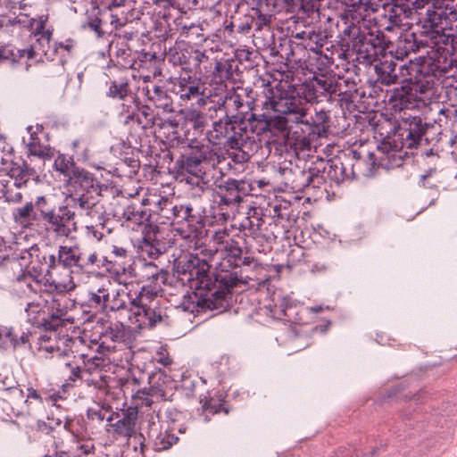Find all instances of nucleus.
I'll use <instances>...</instances> for the list:
<instances>
[{
    "label": "nucleus",
    "mask_w": 457,
    "mask_h": 457,
    "mask_svg": "<svg viewBox=\"0 0 457 457\" xmlns=\"http://www.w3.org/2000/svg\"><path fill=\"white\" fill-rule=\"evenodd\" d=\"M29 319L33 322H44L46 325L45 295H40L30 303L25 309Z\"/></svg>",
    "instance_id": "obj_11"
},
{
    "label": "nucleus",
    "mask_w": 457,
    "mask_h": 457,
    "mask_svg": "<svg viewBox=\"0 0 457 457\" xmlns=\"http://www.w3.org/2000/svg\"><path fill=\"white\" fill-rule=\"evenodd\" d=\"M128 93V83L126 82H112L109 87V96L112 97L123 99Z\"/></svg>",
    "instance_id": "obj_16"
},
{
    "label": "nucleus",
    "mask_w": 457,
    "mask_h": 457,
    "mask_svg": "<svg viewBox=\"0 0 457 457\" xmlns=\"http://www.w3.org/2000/svg\"><path fill=\"white\" fill-rule=\"evenodd\" d=\"M270 96L265 103L277 115L266 120L262 130L284 132L288 129V122L303 123L307 114L306 104L299 97L290 95L279 87L269 90Z\"/></svg>",
    "instance_id": "obj_3"
},
{
    "label": "nucleus",
    "mask_w": 457,
    "mask_h": 457,
    "mask_svg": "<svg viewBox=\"0 0 457 457\" xmlns=\"http://www.w3.org/2000/svg\"><path fill=\"white\" fill-rule=\"evenodd\" d=\"M45 304L46 313V324L50 328H56L65 323H72L73 319L68 314L64 304L66 299L63 295L54 296L46 294Z\"/></svg>",
    "instance_id": "obj_5"
},
{
    "label": "nucleus",
    "mask_w": 457,
    "mask_h": 457,
    "mask_svg": "<svg viewBox=\"0 0 457 457\" xmlns=\"http://www.w3.org/2000/svg\"><path fill=\"white\" fill-rule=\"evenodd\" d=\"M42 131V127L39 125L37 126H28L27 133L29 137H23V142L26 144L28 151L30 154L45 157L46 155L47 150L40 145L39 138L37 134Z\"/></svg>",
    "instance_id": "obj_10"
},
{
    "label": "nucleus",
    "mask_w": 457,
    "mask_h": 457,
    "mask_svg": "<svg viewBox=\"0 0 457 457\" xmlns=\"http://www.w3.org/2000/svg\"><path fill=\"white\" fill-rule=\"evenodd\" d=\"M430 88L431 85L428 80L425 82L404 80L402 86L403 94L401 95V97L407 102L415 101L424 103L426 101L425 95Z\"/></svg>",
    "instance_id": "obj_7"
},
{
    "label": "nucleus",
    "mask_w": 457,
    "mask_h": 457,
    "mask_svg": "<svg viewBox=\"0 0 457 457\" xmlns=\"http://www.w3.org/2000/svg\"><path fill=\"white\" fill-rule=\"evenodd\" d=\"M221 403L213 402V400L206 401L203 405V411L207 413L214 414L220 411Z\"/></svg>",
    "instance_id": "obj_22"
},
{
    "label": "nucleus",
    "mask_w": 457,
    "mask_h": 457,
    "mask_svg": "<svg viewBox=\"0 0 457 457\" xmlns=\"http://www.w3.org/2000/svg\"><path fill=\"white\" fill-rule=\"evenodd\" d=\"M201 173H202L201 170H199V173L198 172H195L194 174L198 177V176H200Z\"/></svg>",
    "instance_id": "obj_38"
},
{
    "label": "nucleus",
    "mask_w": 457,
    "mask_h": 457,
    "mask_svg": "<svg viewBox=\"0 0 457 457\" xmlns=\"http://www.w3.org/2000/svg\"><path fill=\"white\" fill-rule=\"evenodd\" d=\"M19 341V345L20 344H25L26 342H28V336L25 335L24 333L21 336V338L18 339Z\"/></svg>",
    "instance_id": "obj_32"
},
{
    "label": "nucleus",
    "mask_w": 457,
    "mask_h": 457,
    "mask_svg": "<svg viewBox=\"0 0 457 457\" xmlns=\"http://www.w3.org/2000/svg\"><path fill=\"white\" fill-rule=\"evenodd\" d=\"M145 272L147 278H152L154 281H158L159 278L165 279L166 272L159 269L154 263L148 262L145 265Z\"/></svg>",
    "instance_id": "obj_17"
},
{
    "label": "nucleus",
    "mask_w": 457,
    "mask_h": 457,
    "mask_svg": "<svg viewBox=\"0 0 457 457\" xmlns=\"http://www.w3.org/2000/svg\"><path fill=\"white\" fill-rule=\"evenodd\" d=\"M155 295L145 288L132 295L125 285L115 287L110 280H104L91 293L90 301L116 312L118 318L127 320L128 326L140 329L153 328L162 320L163 310L155 303Z\"/></svg>",
    "instance_id": "obj_1"
},
{
    "label": "nucleus",
    "mask_w": 457,
    "mask_h": 457,
    "mask_svg": "<svg viewBox=\"0 0 457 457\" xmlns=\"http://www.w3.org/2000/svg\"><path fill=\"white\" fill-rule=\"evenodd\" d=\"M0 193L6 202L19 203L22 198L21 183L16 178L4 175L0 179Z\"/></svg>",
    "instance_id": "obj_8"
},
{
    "label": "nucleus",
    "mask_w": 457,
    "mask_h": 457,
    "mask_svg": "<svg viewBox=\"0 0 457 457\" xmlns=\"http://www.w3.org/2000/svg\"><path fill=\"white\" fill-rule=\"evenodd\" d=\"M47 281H49L50 287L58 293L68 292L75 288L71 271L67 268H61V270L54 274H50V278Z\"/></svg>",
    "instance_id": "obj_9"
},
{
    "label": "nucleus",
    "mask_w": 457,
    "mask_h": 457,
    "mask_svg": "<svg viewBox=\"0 0 457 457\" xmlns=\"http://www.w3.org/2000/svg\"><path fill=\"white\" fill-rule=\"evenodd\" d=\"M50 261H51V262H55V257H54V255H51V256H50Z\"/></svg>",
    "instance_id": "obj_37"
},
{
    "label": "nucleus",
    "mask_w": 457,
    "mask_h": 457,
    "mask_svg": "<svg viewBox=\"0 0 457 457\" xmlns=\"http://www.w3.org/2000/svg\"><path fill=\"white\" fill-rule=\"evenodd\" d=\"M59 351L58 348L54 347L53 345H40L39 351L40 352H46V353H54V351Z\"/></svg>",
    "instance_id": "obj_30"
},
{
    "label": "nucleus",
    "mask_w": 457,
    "mask_h": 457,
    "mask_svg": "<svg viewBox=\"0 0 457 457\" xmlns=\"http://www.w3.org/2000/svg\"><path fill=\"white\" fill-rule=\"evenodd\" d=\"M103 360L98 356H93L89 358L86 362L85 365L87 369L92 372L95 370H96L98 367H100L103 364Z\"/></svg>",
    "instance_id": "obj_23"
},
{
    "label": "nucleus",
    "mask_w": 457,
    "mask_h": 457,
    "mask_svg": "<svg viewBox=\"0 0 457 457\" xmlns=\"http://www.w3.org/2000/svg\"><path fill=\"white\" fill-rule=\"evenodd\" d=\"M180 212H183L185 213V217L188 216L189 215V212H190V209L187 208V209H184L182 206L180 207Z\"/></svg>",
    "instance_id": "obj_34"
},
{
    "label": "nucleus",
    "mask_w": 457,
    "mask_h": 457,
    "mask_svg": "<svg viewBox=\"0 0 457 457\" xmlns=\"http://www.w3.org/2000/svg\"><path fill=\"white\" fill-rule=\"evenodd\" d=\"M321 310H322L321 306H316V307L310 308V311L312 312H320Z\"/></svg>",
    "instance_id": "obj_33"
},
{
    "label": "nucleus",
    "mask_w": 457,
    "mask_h": 457,
    "mask_svg": "<svg viewBox=\"0 0 457 457\" xmlns=\"http://www.w3.org/2000/svg\"><path fill=\"white\" fill-rule=\"evenodd\" d=\"M394 82H395V79L388 81V83H394Z\"/></svg>",
    "instance_id": "obj_39"
},
{
    "label": "nucleus",
    "mask_w": 457,
    "mask_h": 457,
    "mask_svg": "<svg viewBox=\"0 0 457 457\" xmlns=\"http://www.w3.org/2000/svg\"><path fill=\"white\" fill-rule=\"evenodd\" d=\"M54 168L56 171L63 174L65 177L71 176L72 162L64 154H58L54 162Z\"/></svg>",
    "instance_id": "obj_15"
},
{
    "label": "nucleus",
    "mask_w": 457,
    "mask_h": 457,
    "mask_svg": "<svg viewBox=\"0 0 457 457\" xmlns=\"http://www.w3.org/2000/svg\"><path fill=\"white\" fill-rule=\"evenodd\" d=\"M112 253L117 258L124 259L128 255V251L124 247L118 246V245H112Z\"/></svg>",
    "instance_id": "obj_25"
},
{
    "label": "nucleus",
    "mask_w": 457,
    "mask_h": 457,
    "mask_svg": "<svg viewBox=\"0 0 457 457\" xmlns=\"http://www.w3.org/2000/svg\"><path fill=\"white\" fill-rule=\"evenodd\" d=\"M19 345L18 339L13 336L12 328L0 326V347L14 348Z\"/></svg>",
    "instance_id": "obj_13"
},
{
    "label": "nucleus",
    "mask_w": 457,
    "mask_h": 457,
    "mask_svg": "<svg viewBox=\"0 0 457 457\" xmlns=\"http://www.w3.org/2000/svg\"><path fill=\"white\" fill-rule=\"evenodd\" d=\"M58 259L63 264L62 268L69 269L78 264L80 253L77 246L61 245L58 251Z\"/></svg>",
    "instance_id": "obj_12"
},
{
    "label": "nucleus",
    "mask_w": 457,
    "mask_h": 457,
    "mask_svg": "<svg viewBox=\"0 0 457 457\" xmlns=\"http://www.w3.org/2000/svg\"><path fill=\"white\" fill-rule=\"evenodd\" d=\"M12 219L21 228L42 222L46 231L55 237H68L76 230L75 212L65 205L56 209L50 195H38L13 209Z\"/></svg>",
    "instance_id": "obj_2"
},
{
    "label": "nucleus",
    "mask_w": 457,
    "mask_h": 457,
    "mask_svg": "<svg viewBox=\"0 0 457 457\" xmlns=\"http://www.w3.org/2000/svg\"><path fill=\"white\" fill-rule=\"evenodd\" d=\"M111 24L115 26V28H120L124 25V23L120 21L118 16L113 14L111 16Z\"/></svg>",
    "instance_id": "obj_28"
},
{
    "label": "nucleus",
    "mask_w": 457,
    "mask_h": 457,
    "mask_svg": "<svg viewBox=\"0 0 457 457\" xmlns=\"http://www.w3.org/2000/svg\"><path fill=\"white\" fill-rule=\"evenodd\" d=\"M66 188L67 197H70L83 210L91 209L96 204L92 195L100 193L98 180L90 172L79 168L72 169L71 176L69 177L66 183Z\"/></svg>",
    "instance_id": "obj_4"
},
{
    "label": "nucleus",
    "mask_w": 457,
    "mask_h": 457,
    "mask_svg": "<svg viewBox=\"0 0 457 457\" xmlns=\"http://www.w3.org/2000/svg\"><path fill=\"white\" fill-rule=\"evenodd\" d=\"M223 411H225L226 414L228 412V410L225 408L223 409Z\"/></svg>",
    "instance_id": "obj_40"
},
{
    "label": "nucleus",
    "mask_w": 457,
    "mask_h": 457,
    "mask_svg": "<svg viewBox=\"0 0 457 457\" xmlns=\"http://www.w3.org/2000/svg\"><path fill=\"white\" fill-rule=\"evenodd\" d=\"M178 437L169 431L161 432L155 438L154 445L157 450L162 451L176 444Z\"/></svg>",
    "instance_id": "obj_14"
},
{
    "label": "nucleus",
    "mask_w": 457,
    "mask_h": 457,
    "mask_svg": "<svg viewBox=\"0 0 457 457\" xmlns=\"http://www.w3.org/2000/svg\"><path fill=\"white\" fill-rule=\"evenodd\" d=\"M29 397H33V398H37V393H36L35 391H34V392L29 393Z\"/></svg>",
    "instance_id": "obj_36"
},
{
    "label": "nucleus",
    "mask_w": 457,
    "mask_h": 457,
    "mask_svg": "<svg viewBox=\"0 0 457 457\" xmlns=\"http://www.w3.org/2000/svg\"><path fill=\"white\" fill-rule=\"evenodd\" d=\"M225 250L228 253V255L232 256L235 259H239L242 255V250L239 247L238 244L229 239L225 242Z\"/></svg>",
    "instance_id": "obj_18"
},
{
    "label": "nucleus",
    "mask_w": 457,
    "mask_h": 457,
    "mask_svg": "<svg viewBox=\"0 0 457 457\" xmlns=\"http://www.w3.org/2000/svg\"><path fill=\"white\" fill-rule=\"evenodd\" d=\"M60 46L63 47L67 51H70L72 48L73 44L72 41L68 40L65 44H61Z\"/></svg>",
    "instance_id": "obj_31"
},
{
    "label": "nucleus",
    "mask_w": 457,
    "mask_h": 457,
    "mask_svg": "<svg viewBox=\"0 0 457 457\" xmlns=\"http://www.w3.org/2000/svg\"><path fill=\"white\" fill-rule=\"evenodd\" d=\"M7 256L6 246L2 238H0V260H4Z\"/></svg>",
    "instance_id": "obj_29"
},
{
    "label": "nucleus",
    "mask_w": 457,
    "mask_h": 457,
    "mask_svg": "<svg viewBox=\"0 0 457 457\" xmlns=\"http://www.w3.org/2000/svg\"><path fill=\"white\" fill-rule=\"evenodd\" d=\"M87 229V234L95 238L96 241H100L103 237V233L102 232H99L98 230H96L93 226H90V227H87L86 228Z\"/></svg>",
    "instance_id": "obj_26"
},
{
    "label": "nucleus",
    "mask_w": 457,
    "mask_h": 457,
    "mask_svg": "<svg viewBox=\"0 0 457 457\" xmlns=\"http://www.w3.org/2000/svg\"><path fill=\"white\" fill-rule=\"evenodd\" d=\"M101 263H102V261L96 253H89L87 256V259L85 261V265H87V266L90 265V266L100 267Z\"/></svg>",
    "instance_id": "obj_24"
},
{
    "label": "nucleus",
    "mask_w": 457,
    "mask_h": 457,
    "mask_svg": "<svg viewBox=\"0 0 457 457\" xmlns=\"http://www.w3.org/2000/svg\"><path fill=\"white\" fill-rule=\"evenodd\" d=\"M17 52V54H15L13 53V50L12 49H10L9 47H4L3 49H0V58H3V59H7L9 57V54L12 55V59L13 61L16 60V57L19 56V57H22L25 54H28V57L30 58L31 57V52L30 51H26V50H16Z\"/></svg>",
    "instance_id": "obj_19"
},
{
    "label": "nucleus",
    "mask_w": 457,
    "mask_h": 457,
    "mask_svg": "<svg viewBox=\"0 0 457 457\" xmlns=\"http://www.w3.org/2000/svg\"><path fill=\"white\" fill-rule=\"evenodd\" d=\"M141 249L142 252L146 253L147 255L151 258H155L161 253L160 250L157 247H155L146 240L143 242Z\"/></svg>",
    "instance_id": "obj_21"
},
{
    "label": "nucleus",
    "mask_w": 457,
    "mask_h": 457,
    "mask_svg": "<svg viewBox=\"0 0 457 457\" xmlns=\"http://www.w3.org/2000/svg\"><path fill=\"white\" fill-rule=\"evenodd\" d=\"M37 34H40V37L37 38L39 44H49L52 32L49 29H44V21H40L39 27L36 29Z\"/></svg>",
    "instance_id": "obj_20"
},
{
    "label": "nucleus",
    "mask_w": 457,
    "mask_h": 457,
    "mask_svg": "<svg viewBox=\"0 0 457 457\" xmlns=\"http://www.w3.org/2000/svg\"><path fill=\"white\" fill-rule=\"evenodd\" d=\"M199 95V87L196 86H190L187 92L182 95V96L187 100H189L191 97L196 96Z\"/></svg>",
    "instance_id": "obj_27"
},
{
    "label": "nucleus",
    "mask_w": 457,
    "mask_h": 457,
    "mask_svg": "<svg viewBox=\"0 0 457 457\" xmlns=\"http://www.w3.org/2000/svg\"><path fill=\"white\" fill-rule=\"evenodd\" d=\"M137 412L113 413L107 419L106 430L115 438L130 437L135 431Z\"/></svg>",
    "instance_id": "obj_6"
},
{
    "label": "nucleus",
    "mask_w": 457,
    "mask_h": 457,
    "mask_svg": "<svg viewBox=\"0 0 457 457\" xmlns=\"http://www.w3.org/2000/svg\"><path fill=\"white\" fill-rule=\"evenodd\" d=\"M90 28L93 29L95 31H98L99 29V25L97 24H94V23H91L90 24Z\"/></svg>",
    "instance_id": "obj_35"
}]
</instances>
